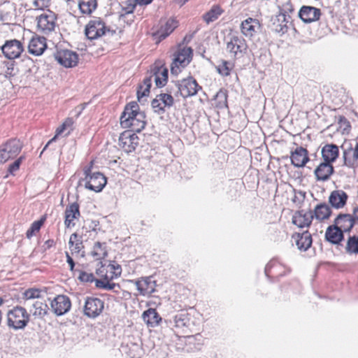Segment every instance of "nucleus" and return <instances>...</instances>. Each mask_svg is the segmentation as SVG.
Listing matches in <instances>:
<instances>
[{
	"instance_id": "f257e3e1",
	"label": "nucleus",
	"mask_w": 358,
	"mask_h": 358,
	"mask_svg": "<svg viewBox=\"0 0 358 358\" xmlns=\"http://www.w3.org/2000/svg\"><path fill=\"white\" fill-rule=\"evenodd\" d=\"M145 115L139 112L136 102L127 104L120 117V124L123 128L131 129L133 131L140 132L145 126Z\"/></svg>"
},
{
	"instance_id": "20e7f679",
	"label": "nucleus",
	"mask_w": 358,
	"mask_h": 358,
	"mask_svg": "<svg viewBox=\"0 0 358 358\" xmlns=\"http://www.w3.org/2000/svg\"><path fill=\"white\" fill-rule=\"evenodd\" d=\"M247 44L243 38L236 34L229 36L227 41V50L231 57H241L247 50Z\"/></svg>"
},
{
	"instance_id": "4d7b16f0",
	"label": "nucleus",
	"mask_w": 358,
	"mask_h": 358,
	"mask_svg": "<svg viewBox=\"0 0 358 358\" xmlns=\"http://www.w3.org/2000/svg\"><path fill=\"white\" fill-rule=\"evenodd\" d=\"M94 282L96 287L105 289L106 280L103 278H102V280L95 279Z\"/></svg>"
},
{
	"instance_id": "e2e57ef3",
	"label": "nucleus",
	"mask_w": 358,
	"mask_h": 358,
	"mask_svg": "<svg viewBox=\"0 0 358 358\" xmlns=\"http://www.w3.org/2000/svg\"><path fill=\"white\" fill-rule=\"evenodd\" d=\"M353 156L355 159H358V144L357 145V146L354 150Z\"/></svg>"
},
{
	"instance_id": "a878e982",
	"label": "nucleus",
	"mask_w": 358,
	"mask_h": 358,
	"mask_svg": "<svg viewBox=\"0 0 358 358\" xmlns=\"http://www.w3.org/2000/svg\"><path fill=\"white\" fill-rule=\"evenodd\" d=\"M334 172L331 164L327 162L321 163L315 170L314 173L317 180H327Z\"/></svg>"
},
{
	"instance_id": "a211bd4d",
	"label": "nucleus",
	"mask_w": 358,
	"mask_h": 358,
	"mask_svg": "<svg viewBox=\"0 0 358 358\" xmlns=\"http://www.w3.org/2000/svg\"><path fill=\"white\" fill-rule=\"evenodd\" d=\"M46 48V39L42 36H33L28 45L29 52L34 56L41 55Z\"/></svg>"
},
{
	"instance_id": "aec40b11",
	"label": "nucleus",
	"mask_w": 358,
	"mask_h": 358,
	"mask_svg": "<svg viewBox=\"0 0 358 358\" xmlns=\"http://www.w3.org/2000/svg\"><path fill=\"white\" fill-rule=\"evenodd\" d=\"M348 196L342 189H336L331 192L329 196V203L336 209L343 208L348 201Z\"/></svg>"
},
{
	"instance_id": "58836bf2",
	"label": "nucleus",
	"mask_w": 358,
	"mask_h": 358,
	"mask_svg": "<svg viewBox=\"0 0 358 358\" xmlns=\"http://www.w3.org/2000/svg\"><path fill=\"white\" fill-rule=\"evenodd\" d=\"M107 276L106 280H113L120 276L122 268L115 262H110L106 265Z\"/></svg>"
},
{
	"instance_id": "680f3d73",
	"label": "nucleus",
	"mask_w": 358,
	"mask_h": 358,
	"mask_svg": "<svg viewBox=\"0 0 358 358\" xmlns=\"http://www.w3.org/2000/svg\"><path fill=\"white\" fill-rule=\"evenodd\" d=\"M354 219L358 221V206L353 210Z\"/></svg>"
},
{
	"instance_id": "9d476101",
	"label": "nucleus",
	"mask_w": 358,
	"mask_h": 358,
	"mask_svg": "<svg viewBox=\"0 0 358 358\" xmlns=\"http://www.w3.org/2000/svg\"><path fill=\"white\" fill-rule=\"evenodd\" d=\"M106 26L100 19L90 20L86 25L85 33L90 40H94L102 36L106 33Z\"/></svg>"
},
{
	"instance_id": "423d86ee",
	"label": "nucleus",
	"mask_w": 358,
	"mask_h": 358,
	"mask_svg": "<svg viewBox=\"0 0 358 358\" xmlns=\"http://www.w3.org/2000/svg\"><path fill=\"white\" fill-rule=\"evenodd\" d=\"M22 144L19 140L13 139L0 148V164L15 158L21 151Z\"/></svg>"
},
{
	"instance_id": "5701e85b",
	"label": "nucleus",
	"mask_w": 358,
	"mask_h": 358,
	"mask_svg": "<svg viewBox=\"0 0 358 358\" xmlns=\"http://www.w3.org/2000/svg\"><path fill=\"white\" fill-rule=\"evenodd\" d=\"M137 289L140 294H150L155 290L156 283L150 277L143 278L138 280L135 282Z\"/></svg>"
},
{
	"instance_id": "e433bc0d",
	"label": "nucleus",
	"mask_w": 358,
	"mask_h": 358,
	"mask_svg": "<svg viewBox=\"0 0 358 358\" xmlns=\"http://www.w3.org/2000/svg\"><path fill=\"white\" fill-rule=\"evenodd\" d=\"M151 87V78H145L143 83L138 87L137 90V99L140 102L143 101V99L148 96Z\"/></svg>"
},
{
	"instance_id": "864d4df0",
	"label": "nucleus",
	"mask_w": 358,
	"mask_h": 358,
	"mask_svg": "<svg viewBox=\"0 0 358 358\" xmlns=\"http://www.w3.org/2000/svg\"><path fill=\"white\" fill-rule=\"evenodd\" d=\"M24 157L21 156L17 160L14 162L11 165L8 167V171L11 174H14V173L17 171L20 168V164L22 163Z\"/></svg>"
},
{
	"instance_id": "f03ea898",
	"label": "nucleus",
	"mask_w": 358,
	"mask_h": 358,
	"mask_svg": "<svg viewBox=\"0 0 358 358\" xmlns=\"http://www.w3.org/2000/svg\"><path fill=\"white\" fill-rule=\"evenodd\" d=\"M30 315L27 310L20 306H16L6 313V324L10 329L14 330L24 329L28 324Z\"/></svg>"
},
{
	"instance_id": "1a4fd4ad",
	"label": "nucleus",
	"mask_w": 358,
	"mask_h": 358,
	"mask_svg": "<svg viewBox=\"0 0 358 358\" xmlns=\"http://www.w3.org/2000/svg\"><path fill=\"white\" fill-rule=\"evenodd\" d=\"M176 86L180 95L184 98L195 95L201 89L196 80L192 77L178 81Z\"/></svg>"
},
{
	"instance_id": "dca6fc26",
	"label": "nucleus",
	"mask_w": 358,
	"mask_h": 358,
	"mask_svg": "<svg viewBox=\"0 0 358 358\" xmlns=\"http://www.w3.org/2000/svg\"><path fill=\"white\" fill-rule=\"evenodd\" d=\"M138 143V138L134 134L129 131L123 132L119 138L120 146L127 152H131L135 150Z\"/></svg>"
},
{
	"instance_id": "f3484780",
	"label": "nucleus",
	"mask_w": 358,
	"mask_h": 358,
	"mask_svg": "<svg viewBox=\"0 0 358 358\" xmlns=\"http://www.w3.org/2000/svg\"><path fill=\"white\" fill-rule=\"evenodd\" d=\"M260 29V23L258 20L248 17L242 22L241 24V33L248 38L254 36Z\"/></svg>"
},
{
	"instance_id": "bf43d9fd",
	"label": "nucleus",
	"mask_w": 358,
	"mask_h": 358,
	"mask_svg": "<svg viewBox=\"0 0 358 358\" xmlns=\"http://www.w3.org/2000/svg\"><path fill=\"white\" fill-rule=\"evenodd\" d=\"M153 0H134V2L139 6H146L150 4Z\"/></svg>"
},
{
	"instance_id": "603ef678",
	"label": "nucleus",
	"mask_w": 358,
	"mask_h": 358,
	"mask_svg": "<svg viewBox=\"0 0 358 358\" xmlns=\"http://www.w3.org/2000/svg\"><path fill=\"white\" fill-rule=\"evenodd\" d=\"M152 106L154 108L155 112L162 113L164 111L165 108L163 106L160 100H159V98L157 97V96H156V98L154 100H152Z\"/></svg>"
},
{
	"instance_id": "052dcab7",
	"label": "nucleus",
	"mask_w": 358,
	"mask_h": 358,
	"mask_svg": "<svg viewBox=\"0 0 358 358\" xmlns=\"http://www.w3.org/2000/svg\"><path fill=\"white\" fill-rule=\"evenodd\" d=\"M110 280H106V287H105V289H106V290H111L115 286V283H110L109 282Z\"/></svg>"
},
{
	"instance_id": "9b49d317",
	"label": "nucleus",
	"mask_w": 358,
	"mask_h": 358,
	"mask_svg": "<svg viewBox=\"0 0 358 358\" xmlns=\"http://www.w3.org/2000/svg\"><path fill=\"white\" fill-rule=\"evenodd\" d=\"M104 303L101 299L87 297L85 302L84 314L88 317L94 318L103 311Z\"/></svg>"
},
{
	"instance_id": "39448f33",
	"label": "nucleus",
	"mask_w": 358,
	"mask_h": 358,
	"mask_svg": "<svg viewBox=\"0 0 358 358\" xmlns=\"http://www.w3.org/2000/svg\"><path fill=\"white\" fill-rule=\"evenodd\" d=\"M85 188L95 192H101L106 184V178L99 172L91 173L90 169L85 171Z\"/></svg>"
},
{
	"instance_id": "6ab92c4d",
	"label": "nucleus",
	"mask_w": 358,
	"mask_h": 358,
	"mask_svg": "<svg viewBox=\"0 0 358 358\" xmlns=\"http://www.w3.org/2000/svg\"><path fill=\"white\" fill-rule=\"evenodd\" d=\"M313 219L312 211L299 210L294 213L292 217V223L299 228L308 227Z\"/></svg>"
},
{
	"instance_id": "4c0bfd02",
	"label": "nucleus",
	"mask_w": 358,
	"mask_h": 358,
	"mask_svg": "<svg viewBox=\"0 0 358 358\" xmlns=\"http://www.w3.org/2000/svg\"><path fill=\"white\" fill-rule=\"evenodd\" d=\"M91 255L96 260H101L107 255L106 243L96 242L91 251Z\"/></svg>"
},
{
	"instance_id": "72a5a7b5",
	"label": "nucleus",
	"mask_w": 358,
	"mask_h": 358,
	"mask_svg": "<svg viewBox=\"0 0 358 358\" xmlns=\"http://www.w3.org/2000/svg\"><path fill=\"white\" fill-rule=\"evenodd\" d=\"M313 213V217H315L316 220L323 221L329 219L331 214V210L328 205L322 203L315 206Z\"/></svg>"
},
{
	"instance_id": "473e14b6",
	"label": "nucleus",
	"mask_w": 358,
	"mask_h": 358,
	"mask_svg": "<svg viewBox=\"0 0 358 358\" xmlns=\"http://www.w3.org/2000/svg\"><path fill=\"white\" fill-rule=\"evenodd\" d=\"M78 6L81 14L89 15L97 7V0H78Z\"/></svg>"
},
{
	"instance_id": "cd10ccee",
	"label": "nucleus",
	"mask_w": 358,
	"mask_h": 358,
	"mask_svg": "<svg viewBox=\"0 0 358 358\" xmlns=\"http://www.w3.org/2000/svg\"><path fill=\"white\" fill-rule=\"evenodd\" d=\"M338 147L334 144H327L322 149V158L325 162L331 164L338 157Z\"/></svg>"
},
{
	"instance_id": "c756f323",
	"label": "nucleus",
	"mask_w": 358,
	"mask_h": 358,
	"mask_svg": "<svg viewBox=\"0 0 358 358\" xmlns=\"http://www.w3.org/2000/svg\"><path fill=\"white\" fill-rule=\"evenodd\" d=\"M296 245L300 250L306 251L312 245V236L310 233L305 231L302 234H297L293 236Z\"/></svg>"
},
{
	"instance_id": "ddd939ff",
	"label": "nucleus",
	"mask_w": 358,
	"mask_h": 358,
	"mask_svg": "<svg viewBox=\"0 0 358 358\" xmlns=\"http://www.w3.org/2000/svg\"><path fill=\"white\" fill-rule=\"evenodd\" d=\"M1 49L6 57L13 59L20 57L23 51V46L19 41L14 39L6 41Z\"/></svg>"
},
{
	"instance_id": "49530a36",
	"label": "nucleus",
	"mask_w": 358,
	"mask_h": 358,
	"mask_svg": "<svg viewBox=\"0 0 358 358\" xmlns=\"http://www.w3.org/2000/svg\"><path fill=\"white\" fill-rule=\"evenodd\" d=\"M40 290L37 289H29L22 294V298L25 300L38 299L40 296Z\"/></svg>"
},
{
	"instance_id": "c85d7f7f",
	"label": "nucleus",
	"mask_w": 358,
	"mask_h": 358,
	"mask_svg": "<svg viewBox=\"0 0 358 358\" xmlns=\"http://www.w3.org/2000/svg\"><path fill=\"white\" fill-rule=\"evenodd\" d=\"M334 224L343 232H348L354 225V219L350 215H341L334 221Z\"/></svg>"
},
{
	"instance_id": "ea45409f",
	"label": "nucleus",
	"mask_w": 358,
	"mask_h": 358,
	"mask_svg": "<svg viewBox=\"0 0 358 358\" xmlns=\"http://www.w3.org/2000/svg\"><path fill=\"white\" fill-rule=\"evenodd\" d=\"M73 120L71 118L66 119L64 120V122L62 123V124L61 126H59L56 129V134H55V136L51 140H50L48 142V143L46 144V145L43 148V150L45 149H46V148L49 145V144H50L52 141H55L56 138L58 136L61 135L64 131L69 130L68 133H69V131L71 129V127L73 126Z\"/></svg>"
},
{
	"instance_id": "4be33fe9",
	"label": "nucleus",
	"mask_w": 358,
	"mask_h": 358,
	"mask_svg": "<svg viewBox=\"0 0 358 358\" xmlns=\"http://www.w3.org/2000/svg\"><path fill=\"white\" fill-rule=\"evenodd\" d=\"M300 18L305 22H312L320 19L321 13L319 8L303 6L299 11Z\"/></svg>"
},
{
	"instance_id": "09e8293b",
	"label": "nucleus",
	"mask_w": 358,
	"mask_h": 358,
	"mask_svg": "<svg viewBox=\"0 0 358 358\" xmlns=\"http://www.w3.org/2000/svg\"><path fill=\"white\" fill-rule=\"evenodd\" d=\"M78 278L80 281L85 282H92L95 280L94 275L87 272H80Z\"/></svg>"
},
{
	"instance_id": "c03bdc74",
	"label": "nucleus",
	"mask_w": 358,
	"mask_h": 358,
	"mask_svg": "<svg viewBox=\"0 0 358 358\" xmlns=\"http://www.w3.org/2000/svg\"><path fill=\"white\" fill-rule=\"evenodd\" d=\"M217 71L222 76H229L232 69V64L227 61H222L217 67Z\"/></svg>"
},
{
	"instance_id": "b1692460",
	"label": "nucleus",
	"mask_w": 358,
	"mask_h": 358,
	"mask_svg": "<svg viewBox=\"0 0 358 358\" xmlns=\"http://www.w3.org/2000/svg\"><path fill=\"white\" fill-rule=\"evenodd\" d=\"M308 160V151L302 147L296 148V150L292 152V164L296 167H303Z\"/></svg>"
},
{
	"instance_id": "5fc2aeb1",
	"label": "nucleus",
	"mask_w": 358,
	"mask_h": 358,
	"mask_svg": "<svg viewBox=\"0 0 358 358\" xmlns=\"http://www.w3.org/2000/svg\"><path fill=\"white\" fill-rule=\"evenodd\" d=\"M350 152V150H349L348 152V151H344L343 152L344 163L348 166H352L354 164V162L351 159L348 157V155Z\"/></svg>"
},
{
	"instance_id": "393cba45",
	"label": "nucleus",
	"mask_w": 358,
	"mask_h": 358,
	"mask_svg": "<svg viewBox=\"0 0 358 358\" xmlns=\"http://www.w3.org/2000/svg\"><path fill=\"white\" fill-rule=\"evenodd\" d=\"M80 216L79 206L76 203L69 205L65 210L64 224L67 228L75 225L74 220H78Z\"/></svg>"
},
{
	"instance_id": "6e6d98bb",
	"label": "nucleus",
	"mask_w": 358,
	"mask_h": 358,
	"mask_svg": "<svg viewBox=\"0 0 358 358\" xmlns=\"http://www.w3.org/2000/svg\"><path fill=\"white\" fill-rule=\"evenodd\" d=\"M137 4L134 1L133 2H130L124 8V12L127 14L132 13L135 9V7Z\"/></svg>"
},
{
	"instance_id": "7c9ffc66",
	"label": "nucleus",
	"mask_w": 358,
	"mask_h": 358,
	"mask_svg": "<svg viewBox=\"0 0 358 358\" xmlns=\"http://www.w3.org/2000/svg\"><path fill=\"white\" fill-rule=\"evenodd\" d=\"M325 238L329 242L333 244H338L343 240V233L334 224L327 229Z\"/></svg>"
},
{
	"instance_id": "8fccbe9b",
	"label": "nucleus",
	"mask_w": 358,
	"mask_h": 358,
	"mask_svg": "<svg viewBox=\"0 0 358 358\" xmlns=\"http://www.w3.org/2000/svg\"><path fill=\"white\" fill-rule=\"evenodd\" d=\"M99 265H100V266L96 269V273L100 278L106 280V277H108L107 276L108 271L106 270V265H103L101 262L98 263L97 266H99Z\"/></svg>"
},
{
	"instance_id": "c9c22d12",
	"label": "nucleus",
	"mask_w": 358,
	"mask_h": 358,
	"mask_svg": "<svg viewBox=\"0 0 358 358\" xmlns=\"http://www.w3.org/2000/svg\"><path fill=\"white\" fill-rule=\"evenodd\" d=\"M48 306L45 303L36 301L33 303L30 311L35 317L42 318L48 313Z\"/></svg>"
},
{
	"instance_id": "f704fd0d",
	"label": "nucleus",
	"mask_w": 358,
	"mask_h": 358,
	"mask_svg": "<svg viewBox=\"0 0 358 358\" xmlns=\"http://www.w3.org/2000/svg\"><path fill=\"white\" fill-rule=\"evenodd\" d=\"M69 245L72 255H80L83 248V242L76 233L71 235Z\"/></svg>"
},
{
	"instance_id": "13d9d810",
	"label": "nucleus",
	"mask_w": 358,
	"mask_h": 358,
	"mask_svg": "<svg viewBox=\"0 0 358 358\" xmlns=\"http://www.w3.org/2000/svg\"><path fill=\"white\" fill-rule=\"evenodd\" d=\"M66 262L70 266V269L72 271L74 267V262H73V259L71 257V256L69 255L68 252H66Z\"/></svg>"
},
{
	"instance_id": "6e6552de",
	"label": "nucleus",
	"mask_w": 358,
	"mask_h": 358,
	"mask_svg": "<svg viewBox=\"0 0 358 358\" xmlns=\"http://www.w3.org/2000/svg\"><path fill=\"white\" fill-rule=\"evenodd\" d=\"M55 60L62 66L66 68H72L78 63V54L67 49L57 50L54 54Z\"/></svg>"
},
{
	"instance_id": "bb28decb",
	"label": "nucleus",
	"mask_w": 358,
	"mask_h": 358,
	"mask_svg": "<svg viewBox=\"0 0 358 358\" xmlns=\"http://www.w3.org/2000/svg\"><path fill=\"white\" fill-rule=\"evenodd\" d=\"M271 29L277 32L284 34L287 31L286 15L283 13H278L271 17Z\"/></svg>"
},
{
	"instance_id": "37998d69",
	"label": "nucleus",
	"mask_w": 358,
	"mask_h": 358,
	"mask_svg": "<svg viewBox=\"0 0 358 358\" xmlns=\"http://www.w3.org/2000/svg\"><path fill=\"white\" fill-rule=\"evenodd\" d=\"M221 13L222 10L217 6H214L208 13L203 15V19L207 24H209L217 20Z\"/></svg>"
},
{
	"instance_id": "3c124183",
	"label": "nucleus",
	"mask_w": 358,
	"mask_h": 358,
	"mask_svg": "<svg viewBox=\"0 0 358 358\" xmlns=\"http://www.w3.org/2000/svg\"><path fill=\"white\" fill-rule=\"evenodd\" d=\"M50 0H33L35 9L42 10L49 6Z\"/></svg>"
},
{
	"instance_id": "0eeeda50",
	"label": "nucleus",
	"mask_w": 358,
	"mask_h": 358,
	"mask_svg": "<svg viewBox=\"0 0 358 358\" xmlns=\"http://www.w3.org/2000/svg\"><path fill=\"white\" fill-rule=\"evenodd\" d=\"M38 31L43 34H48L55 30L56 17L55 14L47 10L36 18Z\"/></svg>"
},
{
	"instance_id": "7ed1b4c3",
	"label": "nucleus",
	"mask_w": 358,
	"mask_h": 358,
	"mask_svg": "<svg viewBox=\"0 0 358 358\" xmlns=\"http://www.w3.org/2000/svg\"><path fill=\"white\" fill-rule=\"evenodd\" d=\"M192 50L189 47L180 46L173 55L171 66L172 74L178 75L192 60Z\"/></svg>"
},
{
	"instance_id": "a18cd8bd",
	"label": "nucleus",
	"mask_w": 358,
	"mask_h": 358,
	"mask_svg": "<svg viewBox=\"0 0 358 358\" xmlns=\"http://www.w3.org/2000/svg\"><path fill=\"white\" fill-rule=\"evenodd\" d=\"M157 97L164 108L171 107L173 104V98L169 94H160Z\"/></svg>"
},
{
	"instance_id": "2f4dec72",
	"label": "nucleus",
	"mask_w": 358,
	"mask_h": 358,
	"mask_svg": "<svg viewBox=\"0 0 358 358\" xmlns=\"http://www.w3.org/2000/svg\"><path fill=\"white\" fill-rule=\"evenodd\" d=\"M142 318L147 325L151 327H156L162 320L156 310L153 308H149L144 311Z\"/></svg>"
},
{
	"instance_id": "2eb2a0df",
	"label": "nucleus",
	"mask_w": 358,
	"mask_h": 358,
	"mask_svg": "<svg viewBox=\"0 0 358 358\" xmlns=\"http://www.w3.org/2000/svg\"><path fill=\"white\" fill-rule=\"evenodd\" d=\"M50 305L55 315H62L70 310L71 303L68 296L58 295L52 301Z\"/></svg>"
},
{
	"instance_id": "f8f14e48",
	"label": "nucleus",
	"mask_w": 358,
	"mask_h": 358,
	"mask_svg": "<svg viewBox=\"0 0 358 358\" xmlns=\"http://www.w3.org/2000/svg\"><path fill=\"white\" fill-rule=\"evenodd\" d=\"M178 26V22L174 18H169L164 22H162L160 27L154 34L155 39L157 40V42H159L166 38Z\"/></svg>"
},
{
	"instance_id": "de8ad7c7",
	"label": "nucleus",
	"mask_w": 358,
	"mask_h": 358,
	"mask_svg": "<svg viewBox=\"0 0 358 358\" xmlns=\"http://www.w3.org/2000/svg\"><path fill=\"white\" fill-rule=\"evenodd\" d=\"M43 224V222L42 221H36L34 222L29 229L27 230V236L28 238H30L33 236V234L36 232V231H38L41 225Z\"/></svg>"
},
{
	"instance_id": "a19ab883",
	"label": "nucleus",
	"mask_w": 358,
	"mask_h": 358,
	"mask_svg": "<svg viewBox=\"0 0 358 358\" xmlns=\"http://www.w3.org/2000/svg\"><path fill=\"white\" fill-rule=\"evenodd\" d=\"M213 105H214L217 108H223L227 107V93L222 90H219L214 96Z\"/></svg>"
},
{
	"instance_id": "412c9836",
	"label": "nucleus",
	"mask_w": 358,
	"mask_h": 358,
	"mask_svg": "<svg viewBox=\"0 0 358 358\" xmlns=\"http://www.w3.org/2000/svg\"><path fill=\"white\" fill-rule=\"evenodd\" d=\"M170 323L173 324L178 332L186 333L189 326V318L188 314L180 312L176 314Z\"/></svg>"
},
{
	"instance_id": "79ce46f5",
	"label": "nucleus",
	"mask_w": 358,
	"mask_h": 358,
	"mask_svg": "<svg viewBox=\"0 0 358 358\" xmlns=\"http://www.w3.org/2000/svg\"><path fill=\"white\" fill-rule=\"evenodd\" d=\"M345 249L346 252L350 255H358V236H350Z\"/></svg>"
},
{
	"instance_id": "0e129e2a",
	"label": "nucleus",
	"mask_w": 358,
	"mask_h": 358,
	"mask_svg": "<svg viewBox=\"0 0 358 358\" xmlns=\"http://www.w3.org/2000/svg\"><path fill=\"white\" fill-rule=\"evenodd\" d=\"M189 0H176V1L180 4V6H182L184 5L187 1H188Z\"/></svg>"
},
{
	"instance_id": "4468645a",
	"label": "nucleus",
	"mask_w": 358,
	"mask_h": 358,
	"mask_svg": "<svg viewBox=\"0 0 358 358\" xmlns=\"http://www.w3.org/2000/svg\"><path fill=\"white\" fill-rule=\"evenodd\" d=\"M148 78H151V83L154 80L157 87H164L168 80V69L163 64L155 66Z\"/></svg>"
}]
</instances>
